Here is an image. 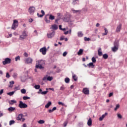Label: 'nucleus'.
I'll use <instances>...</instances> for the list:
<instances>
[{"label":"nucleus","instance_id":"1","mask_svg":"<svg viewBox=\"0 0 127 127\" xmlns=\"http://www.w3.org/2000/svg\"><path fill=\"white\" fill-rule=\"evenodd\" d=\"M114 47L112 48V51L113 52H116L119 50V41H115L114 43Z\"/></svg>","mask_w":127,"mask_h":127},{"label":"nucleus","instance_id":"2","mask_svg":"<svg viewBox=\"0 0 127 127\" xmlns=\"http://www.w3.org/2000/svg\"><path fill=\"white\" fill-rule=\"evenodd\" d=\"M17 26H18V21H17V20H14L12 25L11 29L15 30Z\"/></svg>","mask_w":127,"mask_h":127},{"label":"nucleus","instance_id":"3","mask_svg":"<svg viewBox=\"0 0 127 127\" xmlns=\"http://www.w3.org/2000/svg\"><path fill=\"white\" fill-rule=\"evenodd\" d=\"M18 107L20 109H26L28 106L27 104L24 103L22 101H19Z\"/></svg>","mask_w":127,"mask_h":127},{"label":"nucleus","instance_id":"4","mask_svg":"<svg viewBox=\"0 0 127 127\" xmlns=\"http://www.w3.org/2000/svg\"><path fill=\"white\" fill-rule=\"evenodd\" d=\"M24 61L26 64H32L33 60L31 58H28L25 59Z\"/></svg>","mask_w":127,"mask_h":127},{"label":"nucleus","instance_id":"5","mask_svg":"<svg viewBox=\"0 0 127 127\" xmlns=\"http://www.w3.org/2000/svg\"><path fill=\"white\" fill-rule=\"evenodd\" d=\"M11 62V59L7 58H5L4 61L2 62L3 65H6V64H9Z\"/></svg>","mask_w":127,"mask_h":127},{"label":"nucleus","instance_id":"6","mask_svg":"<svg viewBox=\"0 0 127 127\" xmlns=\"http://www.w3.org/2000/svg\"><path fill=\"white\" fill-rule=\"evenodd\" d=\"M26 36H27V35L26 34V32L25 31H24L22 35L20 36V38L21 40H23V39H25L26 38Z\"/></svg>","mask_w":127,"mask_h":127},{"label":"nucleus","instance_id":"7","mask_svg":"<svg viewBox=\"0 0 127 127\" xmlns=\"http://www.w3.org/2000/svg\"><path fill=\"white\" fill-rule=\"evenodd\" d=\"M47 35L48 38L51 39V38H53V37H54V36L55 35V31H53L52 33H48Z\"/></svg>","mask_w":127,"mask_h":127},{"label":"nucleus","instance_id":"8","mask_svg":"<svg viewBox=\"0 0 127 127\" xmlns=\"http://www.w3.org/2000/svg\"><path fill=\"white\" fill-rule=\"evenodd\" d=\"M28 11L30 14H33V13H34V11H35V7L34 6H30L29 8Z\"/></svg>","mask_w":127,"mask_h":127},{"label":"nucleus","instance_id":"9","mask_svg":"<svg viewBox=\"0 0 127 127\" xmlns=\"http://www.w3.org/2000/svg\"><path fill=\"white\" fill-rule=\"evenodd\" d=\"M47 51V49H46V47H43L40 49V52H41L43 55H45L46 54Z\"/></svg>","mask_w":127,"mask_h":127},{"label":"nucleus","instance_id":"10","mask_svg":"<svg viewBox=\"0 0 127 127\" xmlns=\"http://www.w3.org/2000/svg\"><path fill=\"white\" fill-rule=\"evenodd\" d=\"M82 92L84 95H89L90 94V91L89 90V89L87 88H83Z\"/></svg>","mask_w":127,"mask_h":127},{"label":"nucleus","instance_id":"11","mask_svg":"<svg viewBox=\"0 0 127 127\" xmlns=\"http://www.w3.org/2000/svg\"><path fill=\"white\" fill-rule=\"evenodd\" d=\"M45 64V62H44V61L41 60L39 61H37L36 62V64L37 65H44Z\"/></svg>","mask_w":127,"mask_h":127},{"label":"nucleus","instance_id":"12","mask_svg":"<svg viewBox=\"0 0 127 127\" xmlns=\"http://www.w3.org/2000/svg\"><path fill=\"white\" fill-rule=\"evenodd\" d=\"M43 81H46V80H47L48 81H52L53 80V77L52 76H48V77H44L43 78Z\"/></svg>","mask_w":127,"mask_h":127},{"label":"nucleus","instance_id":"13","mask_svg":"<svg viewBox=\"0 0 127 127\" xmlns=\"http://www.w3.org/2000/svg\"><path fill=\"white\" fill-rule=\"evenodd\" d=\"M122 24H119V25L117 27L116 32H120V31H121V30L122 29Z\"/></svg>","mask_w":127,"mask_h":127},{"label":"nucleus","instance_id":"14","mask_svg":"<svg viewBox=\"0 0 127 127\" xmlns=\"http://www.w3.org/2000/svg\"><path fill=\"white\" fill-rule=\"evenodd\" d=\"M22 117H23V115L22 114H20L18 115V116L16 117L17 121H21L22 119Z\"/></svg>","mask_w":127,"mask_h":127},{"label":"nucleus","instance_id":"15","mask_svg":"<svg viewBox=\"0 0 127 127\" xmlns=\"http://www.w3.org/2000/svg\"><path fill=\"white\" fill-rule=\"evenodd\" d=\"M51 28L53 30H57V29H58V26L56 24H54L52 25V27Z\"/></svg>","mask_w":127,"mask_h":127},{"label":"nucleus","instance_id":"16","mask_svg":"<svg viewBox=\"0 0 127 127\" xmlns=\"http://www.w3.org/2000/svg\"><path fill=\"white\" fill-rule=\"evenodd\" d=\"M107 115H108V113H105V114L102 115V116L99 118V121H100V122H101V121H103V120L105 119V117H106V116H107Z\"/></svg>","mask_w":127,"mask_h":127},{"label":"nucleus","instance_id":"17","mask_svg":"<svg viewBox=\"0 0 127 127\" xmlns=\"http://www.w3.org/2000/svg\"><path fill=\"white\" fill-rule=\"evenodd\" d=\"M48 16H49V14H48L46 15V16L45 17V20L47 23H50V20L47 18Z\"/></svg>","mask_w":127,"mask_h":127},{"label":"nucleus","instance_id":"18","mask_svg":"<svg viewBox=\"0 0 127 127\" xmlns=\"http://www.w3.org/2000/svg\"><path fill=\"white\" fill-rule=\"evenodd\" d=\"M98 54L99 56H102L103 55V52H102V49H101V48L98 50Z\"/></svg>","mask_w":127,"mask_h":127},{"label":"nucleus","instance_id":"19","mask_svg":"<svg viewBox=\"0 0 127 127\" xmlns=\"http://www.w3.org/2000/svg\"><path fill=\"white\" fill-rule=\"evenodd\" d=\"M51 105H52V103H51V101H49L48 102V103L45 105V107L46 109H48V108H49V107H50V106H51Z\"/></svg>","mask_w":127,"mask_h":127},{"label":"nucleus","instance_id":"20","mask_svg":"<svg viewBox=\"0 0 127 127\" xmlns=\"http://www.w3.org/2000/svg\"><path fill=\"white\" fill-rule=\"evenodd\" d=\"M87 125L89 127H91L92 126V119L89 118L87 122Z\"/></svg>","mask_w":127,"mask_h":127},{"label":"nucleus","instance_id":"21","mask_svg":"<svg viewBox=\"0 0 127 127\" xmlns=\"http://www.w3.org/2000/svg\"><path fill=\"white\" fill-rule=\"evenodd\" d=\"M87 66L89 67V68H94L95 67V65H94V63H90L87 64Z\"/></svg>","mask_w":127,"mask_h":127},{"label":"nucleus","instance_id":"22","mask_svg":"<svg viewBox=\"0 0 127 127\" xmlns=\"http://www.w3.org/2000/svg\"><path fill=\"white\" fill-rule=\"evenodd\" d=\"M41 64H36V68L37 69H43L44 67Z\"/></svg>","mask_w":127,"mask_h":127},{"label":"nucleus","instance_id":"23","mask_svg":"<svg viewBox=\"0 0 127 127\" xmlns=\"http://www.w3.org/2000/svg\"><path fill=\"white\" fill-rule=\"evenodd\" d=\"M16 101L14 100H10V101H9V104H10V105H13L14 104H16Z\"/></svg>","mask_w":127,"mask_h":127},{"label":"nucleus","instance_id":"24","mask_svg":"<svg viewBox=\"0 0 127 127\" xmlns=\"http://www.w3.org/2000/svg\"><path fill=\"white\" fill-rule=\"evenodd\" d=\"M15 110V107H9V108H8V111L9 112H13V111H14Z\"/></svg>","mask_w":127,"mask_h":127},{"label":"nucleus","instance_id":"25","mask_svg":"<svg viewBox=\"0 0 127 127\" xmlns=\"http://www.w3.org/2000/svg\"><path fill=\"white\" fill-rule=\"evenodd\" d=\"M83 54V49H80L77 53V55H82Z\"/></svg>","mask_w":127,"mask_h":127},{"label":"nucleus","instance_id":"26","mask_svg":"<svg viewBox=\"0 0 127 127\" xmlns=\"http://www.w3.org/2000/svg\"><path fill=\"white\" fill-rule=\"evenodd\" d=\"M104 30H105V33L102 34V35H103V36H104L105 35H107V34H108V32H109L108 31V29H107V28H105L104 29Z\"/></svg>","mask_w":127,"mask_h":127},{"label":"nucleus","instance_id":"27","mask_svg":"<svg viewBox=\"0 0 127 127\" xmlns=\"http://www.w3.org/2000/svg\"><path fill=\"white\" fill-rule=\"evenodd\" d=\"M49 19H50L51 20H53L54 19H55V16L52 15H49Z\"/></svg>","mask_w":127,"mask_h":127},{"label":"nucleus","instance_id":"28","mask_svg":"<svg viewBox=\"0 0 127 127\" xmlns=\"http://www.w3.org/2000/svg\"><path fill=\"white\" fill-rule=\"evenodd\" d=\"M77 35H78V37H82L83 34L81 31H79V32H78Z\"/></svg>","mask_w":127,"mask_h":127},{"label":"nucleus","instance_id":"29","mask_svg":"<svg viewBox=\"0 0 127 127\" xmlns=\"http://www.w3.org/2000/svg\"><path fill=\"white\" fill-rule=\"evenodd\" d=\"M71 10L73 11V13H77V12L80 13V12H81V10H75L74 9H72Z\"/></svg>","mask_w":127,"mask_h":127},{"label":"nucleus","instance_id":"30","mask_svg":"<svg viewBox=\"0 0 127 127\" xmlns=\"http://www.w3.org/2000/svg\"><path fill=\"white\" fill-rule=\"evenodd\" d=\"M72 78L73 79L74 81H77L78 80V77L76 75V74L72 75Z\"/></svg>","mask_w":127,"mask_h":127},{"label":"nucleus","instance_id":"31","mask_svg":"<svg viewBox=\"0 0 127 127\" xmlns=\"http://www.w3.org/2000/svg\"><path fill=\"white\" fill-rule=\"evenodd\" d=\"M72 4H79V0H74L72 2Z\"/></svg>","mask_w":127,"mask_h":127},{"label":"nucleus","instance_id":"32","mask_svg":"<svg viewBox=\"0 0 127 127\" xmlns=\"http://www.w3.org/2000/svg\"><path fill=\"white\" fill-rule=\"evenodd\" d=\"M109 57V56H108V54H105L103 55V58L104 59H108V58Z\"/></svg>","mask_w":127,"mask_h":127},{"label":"nucleus","instance_id":"33","mask_svg":"<svg viewBox=\"0 0 127 127\" xmlns=\"http://www.w3.org/2000/svg\"><path fill=\"white\" fill-rule=\"evenodd\" d=\"M10 85L9 86V88H12V86H13V85H13V84H14V81H10Z\"/></svg>","mask_w":127,"mask_h":127},{"label":"nucleus","instance_id":"34","mask_svg":"<svg viewBox=\"0 0 127 127\" xmlns=\"http://www.w3.org/2000/svg\"><path fill=\"white\" fill-rule=\"evenodd\" d=\"M64 81L66 83H69L70 82V79L69 78H68V77H66V78H65Z\"/></svg>","mask_w":127,"mask_h":127},{"label":"nucleus","instance_id":"35","mask_svg":"<svg viewBox=\"0 0 127 127\" xmlns=\"http://www.w3.org/2000/svg\"><path fill=\"white\" fill-rule=\"evenodd\" d=\"M14 93H15V91H12V92L7 93V94L8 96H12V95H13V94H14Z\"/></svg>","mask_w":127,"mask_h":127},{"label":"nucleus","instance_id":"36","mask_svg":"<svg viewBox=\"0 0 127 127\" xmlns=\"http://www.w3.org/2000/svg\"><path fill=\"white\" fill-rule=\"evenodd\" d=\"M21 93L22 94H26V90L25 89H22L21 90Z\"/></svg>","mask_w":127,"mask_h":127},{"label":"nucleus","instance_id":"37","mask_svg":"<svg viewBox=\"0 0 127 127\" xmlns=\"http://www.w3.org/2000/svg\"><path fill=\"white\" fill-rule=\"evenodd\" d=\"M38 123L40 125H42L43 124H44V123H45V121H44V120H40L38 121Z\"/></svg>","mask_w":127,"mask_h":127},{"label":"nucleus","instance_id":"38","mask_svg":"<svg viewBox=\"0 0 127 127\" xmlns=\"http://www.w3.org/2000/svg\"><path fill=\"white\" fill-rule=\"evenodd\" d=\"M91 60L92 61V63H96V62H97V60H96V58L95 57H92Z\"/></svg>","mask_w":127,"mask_h":127},{"label":"nucleus","instance_id":"39","mask_svg":"<svg viewBox=\"0 0 127 127\" xmlns=\"http://www.w3.org/2000/svg\"><path fill=\"white\" fill-rule=\"evenodd\" d=\"M35 89H36V90H38L40 89V85H36L34 86Z\"/></svg>","mask_w":127,"mask_h":127},{"label":"nucleus","instance_id":"40","mask_svg":"<svg viewBox=\"0 0 127 127\" xmlns=\"http://www.w3.org/2000/svg\"><path fill=\"white\" fill-rule=\"evenodd\" d=\"M29 99H30V97H28V96H23V100H29Z\"/></svg>","mask_w":127,"mask_h":127},{"label":"nucleus","instance_id":"41","mask_svg":"<svg viewBox=\"0 0 127 127\" xmlns=\"http://www.w3.org/2000/svg\"><path fill=\"white\" fill-rule=\"evenodd\" d=\"M13 77L14 79H16V78H17V73H14L13 74Z\"/></svg>","mask_w":127,"mask_h":127},{"label":"nucleus","instance_id":"42","mask_svg":"<svg viewBox=\"0 0 127 127\" xmlns=\"http://www.w3.org/2000/svg\"><path fill=\"white\" fill-rule=\"evenodd\" d=\"M15 123L14 120H11L9 121V126H11V125H13Z\"/></svg>","mask_w":127,"mask_h":127},{"label":"nucleus","instance_id":"43","mask_svg":"<svg viewBox=\"0 0 127 127\" xmlns=\"http://www.w3.org/2000/svg\"><path fill=\"white\" fill-rule=\"evenodd\" d=\"M48 93V91H43L41 92V95H46Z\"/></svg>","mask_w":127,"mask_h":127},{"label":"nucleus","instance_id":"44","mask_svg":"<svg viewBox=\"0 0 127 127\" xmlns=\"http://www.w3.org/2000/svg\"><path fill=\"white\" fill-rule=\"evenodd\" d=\"M118 109H120V105L119 104H117L116 105V108H115L114 110L115 111H117L118 110Z\"/></svg>","mask_w":127,"mask_h":127},{"label":"nucleus","instance_id":"45","mask_svg":"<svg viewBox=\"0 0 127 127\" xmlns=\"http://www.w3.org/2000/svg\"><path fill=\"white\" fill-rule=\"evenodd\" d=\"M117 117H118V119H123V116H122V115H121L120 114H117Z\"/></svg>","mask_w":127,"mask_h":127},{"label":"nucleus","instance_id":"46","mask_svg":"<svg viewBox=\"0 0 127 127\" xmlns=\"http://www.w3.org/2000/svg\"><path fill=\"white\" fill-rule=\"evenodd\" d=\"M15 60L16 62L18 60H20V57H19V56H18L15 58Z\"/></svg>","mask_w":127,"mask_h":127},{"label":"nucleus","instance_id":"47","mask_svg":"<svg viewBox=\"0 0 127 127\" xmlns=\"http://www.w3.org/2000/svg\"><path fill=\"white\" fill-rule=\"evenodd\" d=\"M85 41H90V38H87L86 37H84Z\"/></svg>","mask_w":127,"mask_h":127},{"label":"nucleus","instance_id":"48","mask_svg":"<svg viewBox=\"0 0 127 127\" xmlns=\"http://www.w3.org/2000/svg\"><path fill=\"white\" fill-rule=\"evenodd\" d=\"M24 56H25V57H28V54H27V53L25 52L23 54Z\"/></svg>","mask_w":127,"mask_h":127},{"label":"nucleus","instance_id":"49","mask_svg":"<svg viewBox=\"0 0 127 127\" xmlns=\"http://www.w3.org/2000/svg\"><path fill=\"white\" fill-rule=\"evenodd\" d=\"M58 104L59 105H61L62 106H65V104H64V103L61 102H58Z\"/></svg>","mask_w":127,"mask_h":127},{"label":"nucleus","instance_id":"50","mask_svg":"<svg viewBox=\"0 0 127 127\" xmlns=\"http://www.w3.org/2000/svg\"><path fill=\"white\" fill-rule=\"evenodd\" d=\"M14 90L15 91H17L18 90H20L19 87H17V86L15 87Z\"/></svg>","mask_w":127,"mask_h":127},{"label":"nucleus","instance_id":"51","mask_svg":"<svg viewBox=\"0 0 127 127\" xmlns=\"http://www.w3.org/2000/svg\"><path fill=\"white\" fill-rule=\"evenodd\" d=\"M66 55H67V52H64L63 54V56H64V57H65Z\"/></svg>","mask_w":127,"mask_h":127},{"label":"nucleus","instance_id":"52","mask_svg":"<svg viewBox=\"0 0 127 127\" xmlns=\"http://www.w3.org/2000/svg\"><path fill=\"white\" fill-rule=\"evenodd\" d=\"M6 78H9V77H10V76L9 75V73H8V72L6 73Z\"/></svg>","mask_w":127,"mask_h":127},{"label":"nucleus","instance_id":"53","mask_svg":"<svg viewBox=\"0 0 127 127\" xmlns=\"http://www.w3.org/2000/svg\"><path fill=\"white\" fill-rule=\"evenodd\" d=\"M37 15L38 17H42L43 16L42 14H39V13H37Z\"/></svg>","mask_w":127,"mask_h":127},{"label":"nucleus","instance_id":"54","mask_svg":"<svg viewBox=\"0 0 127 127\" xmlns=\"http://www.w3.org/2000/svg\"><path fill=\"white\" fill-rule=\"evenodd\" d=\"M41 13L42 14V15L43 16H44V15L45 14V12H44V11L43 10H42L41 11Z\"/></svg>","mask_w":127,"mask_h":127},{"label":"nucleus","instance_id":"55","mask_svg":"<svg viewBox=\"0 0 127 127\" xmlns=\"http://www.w3.org/2000/svg\"><path fill=\"white\" fill-rule=\"evenodd\" d=\"M42 92V89H40L39 91L38 92V94H41Z\"/></svg>","mask_w":127,"mask_h":127},{"label":"nucleus","instance_id":"56","mask_svg":"<svg viewBox=\"0 0 127 127\" xmlns=\"http://www.w3.org/2000/svg\"><path fill=\"white\" fill-rule=\"evenodd\" d=\"M3 94V89H1L0 91V95Z\"/></svg>","mask_w":127,"mask_h":127},{"label":"nucleus","instance_id":"57","mask_svg":"<svg viewBox=\"0 0 127 127\" xmlns=\"http://www.w3.org/2000/svg\"><path fill=\"white\" fill-rule=\"evenodd\" d=\"M60 40L61 41H62L63 40H64V37H63V36L61 37Z\"/></svg>","mask_w":127,"mask_h":127},{"label":"nucleus","instance_id":"58","mask_svg":"<svg viewBox=\"0 0 127 127\" xmlns=\"http://www.w3.org/2000/svg\"><path fill=\"white\" fill-rule=\"evenodd\" d=\"M57 109V108H56V107H55L52 109L53 112H54V111H56Z\"/></svg>","mask_w":127,"mask_h":127},{"label":"nucleus","instance_id":"59","mask_svg":"<svg viewBox=\"0 0 127 127\" xmlns=\"http://www.w3.org/2000/svg\"><path fill=\"white\" fill-rule=\"evenodd\" d=\"M33 21V19L30 18L29 19V22H32Z\"/></svg>","mask_w":127,"mask_h":127},{"label":"nucleus","instance_id":"60","mask_svg":"<svg viewBox=\"0 0 127 127\" xmlns=\"http://www.w3.org/2000/svg\"><path fill=\"white\" fill-rule=\"evenodd\" d=\"M64 87L61 86V88H60V90H61V91H63V90H64Z\"/></svg>","mask_w":127,"mask_h":127},{"label":"nucleus","instance_id":"61","mask_svg":"<svg viewBox=\"0 0 127 127\" xmlns=\"http://www.w3.org/2000/svg\"><path fill=\"white\" fill-rule=\"evenodd\" d=\"M113 95H114V94L113 93V92H111L109 94V97H112V96H113Z\"/></svg>","mask_w":127,"mask_h":127},{"label":"nucleus","instance_id":"62","mask_svg":"<svg viewBox=\"0 0 127 127\" xmlns=\"http://www.w3.org/2000/svg\"><path fill=\"white\" fill-rule=\"evenodd\" d=\"M49 90H51V91H54V88H49Z\"/></svg>","mask_w":127,"mask_h":127},{"label":"nucleus","instance_id":"63","mask_svg":"<svg viewBox=\"0 0 127 127\" xmlns=\"http://www.w3.org/2000/svg\"><path fill=\"white\" fill-rule=\"evenodd\" d=\"M52 112H53V109H50V110H49V113H52Z\"/></svg>","mask_w":127,"mask_h":127},{"label":"nucleus","instance_id":"64","mask_svg":"<svg viewBox=\"0 0 127 127\" xmlns=\"http://www.w3.org/2000/svg\"><path fill=\"white\" fill-rule=\"evenodd\" d=\"M23 127H26V124H24L23 125Z\"/></svg>","mask_w":127,"mask_h":127}]
</instances>
